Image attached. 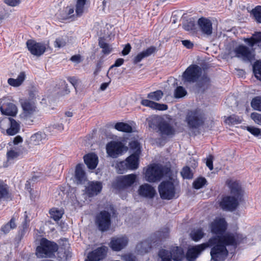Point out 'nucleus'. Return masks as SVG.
Returning a JSON list of instances; mask_svg holds the SVG:
<instances>
[{
  "label": "nucleus",
  "instance_id": "f257e3e1",
  "mask_svg": "<svg viewBox=\"0 0 261 261\" xmlns=\"http://www.w3.org/2000/svg\"><path fill=\"white\" fill-rule=\"evenodd\" d=\"M210 227L211 232L215 234L207 242L213 246L210 252L211 261H223L228 253L226 246H236L239 243V235L232 233L224 234L227 224L224 218H216L211 223Z\"/></svg>",
  "mask_w": 261,
  "mask_h": 261
},
{
  "label": "nucleus",
  "instance_id": "f03ea898",
  "mask_svg": "<svg viewBox=\"0 0 261 261\" xmlns=\"http://www.w3.org/2000/svg\"><path fill=\"white\" fill-rule=\"evenodd\" d=\"M58 245L54 242L42 238L36 248V255L40 258L53 257L58 250Z\"/></svg>",
  "mask_w": 261,
  "mask_h": 261
},
{
  "label": "nucleus",
  "instance_id": "7ed1b4c3",
  "mask_svg": "<svg viewBox=\"0 0 261 261\" xmlns=\"http://www.w3.org/2000/svg\"><path fill=\"white\" fill-rule=\"evenodd\" d=\"M205 117L204 114L200 110L189 111L186 117V122L190 130L197 129L203 126Z\"/></svg>",
  "mask_w": 261,
  "mask_h": 261
},
{
  "label": "nucleus",
  "instance_id": "20e7f679",
  "mask_svg": "<svg viewBox=\"0 0 261 261\" xmlns=\"http://www.w3.org/2000/svg\"><path fill=\"white\" fill-rule=\"evenodd\" d=\"M150 128L156 129L162 136H170L175 134V129L174 126L168 121L163 119H151L148 122Z\"/></svg>",
  "mask_w": 261,
  "mask_h": 261
},
{
  "label": "nucleus",
  "instance_id": "39448f33",
  "mask_svg": "<svg viewBox=\"0 0 261 261\" xmlns=\"http://www.w3.org/2000/svg\"><path fill=\"white\" fill-rule=\"evenodd\" d=\"M158 255L162 259V261H171L172 259L174 261H181L184 257L183 250L179 247H173L171 251L161 249L159 251Z\"/></svg>",
  "mask_w": 261,
  "mask_h": 261
},
{
  "label": "nucleus",
  "instance_id": "423d86ee",
  "mask_svg": "<svg viewBox=\"0 0 261 261\" xmlns=\"http://www.w3.org/2000/svg\"><path fill=\"white\" fill-rule=\"evenodd\" d=\"M202 69L197 65L189 66L182 74V80L184 84L196 82L202 74Z\"/></svg>",
  "mask_w": 261,
  "mask_h": 261
},
{
  "label": "nucleus",
  "instance_id": "0eeeda50",
  "mask_svg": "<svg viewBox=\"0 0 261 261\" xmlns=\"http://www.w3.org/2000/svg\"><path fill=\"white\" fill-rule=\"evenodd\" d=\"M136 179L137 175L135 174L121 175L117 177L112 186L116 190H123L132 186L136 182Z\"/></svg>",
  "mask_w": 261,
  "mask_h": 261
},
{
  "label": "nucleus",
  "instance_id": "6e6552de",
  "mask_svg": "<svg viewBox=\"0 0 261 261\" xmlns=\"http://www.w3.org/2000/svg\"><path fill=\"white\" fill-rule=\"evenodd\" d=\"M95 223L97 228L100 231H108L111 224V214L106 211H101L96 215Z\"/></svg>",
  "mask_w": 261,
  "mask_h": 261
},
{
  "label": "nucleus",
  "instance_id": "1a4fd4ad",
  "mask_svg": "<svg viewBox=\"0 0 261 261\" xmlns=\"http://www.w3.org/2000/svg\"><path fill=\"white\" fill-rule=\"evenodd\" d=\"M159 192L161 198L163 199L170 200L175 194L174 184L170 181H163L159 186Z\"/></svg>",
  "mask_w": 261,
  "mask_h": 261
},
{
  "label": "nucleus",
  "instance_id": "9d476101",
  "mask_svg": "<svg viewBox=\"0 0 261 261\" xmlns=\"http://www.w3.org/2000/svg\"><path fill=\"white\" fill-rule=\"evenodd\" d=\"M163 175V167L155 164L148 168L145 172V178L149 182H156L160 181Z\"/></svg>",
  "mask_w": 261,
  "mask_h": 261
},
{
  "label": "nucleus",
  "instance_id": "9b49d317",
  "mask_svg": "<svg viewBox=\"0 0 261 261\" xmlns=\"http://www.w3.org/2000/svg\"><path fill=\"white\" fill-rule=\"evenodd\" d=\"M23 109V117L25 123L31 125L33 122L32 119V115L36 111V106L35 102L32 100H25L21 103Z\"/></svg>",
  "mask_w": 261,
  "mask_h": 261
},
{
  "label": "nucleus",
  "instance_id": "f8f14e48",
  "mask_svg": "<svg viewBox=\"0 0 261 261\" xmlns=\"http://www.w3.org/2000/svg\"><path fill=\"white\" fill-rule=\"evenodd\" d=\"M6 125L10 127L6 129V133L8 135L13 136L17 134L20 129V125L18 122L12 118L4 117L0 119V127L5 130Z\"/></svg>",
  "mask_w": 261,
  "mask_h": 261
},
{
  "label": "nucleus",
  "instance_id": "ddd939ff",
  "mask_svg": "<svg viewBox=\"0 0 261 261\" xmlns=\"http://www.w3.org/2000/svg\"><path fill=\"white\" fill-rule=\"evenodd\" d=\"M236 57L242 58L245 61H251L254 58V49L240 45L234 49Z\"/></svg>",
  "mask_w": 261,
  "mask_h": 261
},
{
  "label": "nucleus",
  "instance_id": "4468645a",
  "mask_svg": "<svg viewBox=\"0 0 261 261\" xmlns=\"http://www.w3.org/2000/svg\"><path fill=\"white\" fill-rule=\"evenodd\" d=\"M0 110L2 114L15 116L17 113V108L7 98L0 99Z\"/></svg>",
  "mask_w": 261,
  "mask_h": 261
},
{
  "label": "nucleus",
  "instance_id": "2eb2a0df",
  "mask_svg": "<svg viewBox=\"0 0 261 261\" xmlns=\"http://www.w3.org/2000/svg\"><path fill=\"white\" fill-rule=\"evenodd\" d=\"M212 247L207 242L196 245L189 248L186 254V257L189 261H194L206 248Z\"/></svg>",
  "mask_w": 261,
  "mask_h": 261
},
{
  "label": "nucleus",
  "instance_id": "dca6fc26",
  "mask_svg": "<svg viewBox=\"0 0 261 261\" xmlns=\"http://www.w3.org/2000/svg\"><path fill=\"white\" fill-rule=\"evenodd\" d=\"M27 46L30 53L37 57L43 55L46 49V46L44 43L37 42L32 40L27 41Z\"/></svg>",
  "mask_w": 261,
  "mask_h": 261
},
{
  "label": "nucleus",
  "instance_id": "f3484780",
  "mask_svg": "<svg viewBox=\"0 0 261 261\" xmlns=\"http://www.w3.org/2000/svg\"><path fill=\"white\" fill-rule=\"evenodd\" d=\"M128 242V239L125 236L115 237L111 238L109 246L113 251H119L127 246Z\"/></svg>",
  "mask_w": 261,
  "mask_h": 261
},
{
  "label": "nucleus",
  "instance_id": "a211bd4d",
  "mask_svg": "<svg viewBox=\"0 0 261 261\" xmlns=\"http://www.w3.org/2000/svg\"><path fill=\"white\" fill-rule=\"evenodd\" d=\"M123 146L120 142L111 141L106 146L107 152L109 156L117 158L123 152Z\"/></svg>",
  "mask_w": 261,
  "mask_h": 261
},
{
  "label": "nucleus",
  "instance_id": "6ab92c4d",
  "mask_svg": "<svg viewBox=\"0 0 261 261\" xmlns=\"http://www.w3.org/2000/svg\"><path fill=\"white\" fill-rule=\"evenodd\" d=\"M107 252V248L105 246L98 247L89 252L87 258L85 261H99L105 258Z\"/></svg>",
  "mask_w": 261,
  "mask_h": 261
},
{
  "label": "nucleus",
  "instance_id": "aec40b11",
  "mask_svg": "<svg viewBox=\"0 0 261 261\" xmlns=\"http://www.w3.org/2000/svg\"><path fill=\"white\" fill-rule=\"evenodd\" d=\"M238 199L233 196L224 197L220 202V206L223 210L233 211L239 204Z\"/></svg>",
  "mask_w": 261,
  "mask_h": 261
},
{
  "label": "nucleus",
  "instance_id": "412c9836",
  "mask_svg": "<svg viewBox=\"0 0 261 261\" xmlns=\"http://www.w3.org/2000/svg\"><path fill=\"white\" fill-rule=\"evenodd\" d=\"M102 188V185L100 181H90L86 187L85 193L89 197H92L100 193Z\"/></svg>",
  "mask_w": 261,
  "mask_h": 261
},
{
  "label": "nucleus",
  "instance_id": "4be33fe9",
  "mask_svg": "<svg viewBox=\"0 0 261 261\" xmlns=\"http://www.w3.org/2000/svg\"><path fill=\"white\" fill-rule=\"evenodd\" d=\"M198 24L203 34L207 36L212 34V24L209 19L201 17L198 19Z\"/></svg>",
  "mask_w": 261,
  "mask_h": 261
},
{
  "label": "nucleus",
  "instance_id": "5701e85b",
  "mask_svg": "<svg viewBox=\"0 0 261 261\" xmlns=\"http://www.w3.org/2000/svg\"><path fill=\"white\" fill-rule=\"evenodd\" d=\"M138 193L141 196L148 198H152L154 197L156 192L151 186L148 184H144L140 186Z\"/></svg>",
  "mask_w": 261,
  "mask_h": 261
},
{
  "label": "nucleus",
  "instance_id": "b1692460",
  "mask_svg": "<svg viewBox=\"0 0 261 261\" xmlns=\"http://www.w3.org/2000/svg\"><path fill=\"white\" fill-rule=\"evenodd\" d=\"M226 183L230 190L231 194L233 197L240 199L243 191L240 183L237 181L232 180H227Z\"/></svg>",
  "mask_w": 261,
  "mask_h": 261
},
{
  "label": "nucleus",
  "instance_id": "393cba45",
  "mask_svg": "<svg viewBox=\"0 0 261 261\" xmlns=\"http://www.w3.org/2000/svg\"><path fill=\"white\" fill-rule=\"evenodd\" d=\"M139 156L131 154L126 159L125 162L120 163V165L121 166H126V168L129 169H136L139 165Z\"/></svg>",
  "mask_w": 261,
  "mask_h": 261
},
{
  "label": "nucleus",
  "instance_id": "a878e982",
  "mask_svg": "<svg viewBox=\"0 0 261 261\" xmlns=\"http://www.w3.org/2000/svg\"><path fill=\"white\" fill-rule=\"evenodd\" d=\"M156 51V48L155 46H151L147 48L146 50L142 51L139 53L133 59V63L136 64L141 62L143 59L147 58Z\"/></svg>",
  "mask_w": 261,
  "mask_h": 261
},
{
  "label": "nucleus",
  "instance_id": "bb28decb",
  "mask_svg": "<svg viewBox=\"0 0 261 261\" xmlns=\"http://www.w3.org/2000/svg\"><path fill=\"white\" fill-rule=\"evenodd\" d=\"M84 160L87 167L91 170L94 169L97 166L98 159L95 153H89L84 156Z\"/></svg>",
  "mask_w": 261,
  "mask_h": 261
},
{
  "label": "nucleus",
  "instance_id": "cd10ccee",
  "mask_svg": "<svg viewBox=\"0 0 261 261\" xmlns=\"http://www.w3.org/2000/svg\"><path fill=\"white\" fill-rule=\"evenodd\" d=\"M83 164H79L76 166L75 179L77 184H83L87 180L86 173L83 170Z\"/></svg>",
  "mask_w": 261,
  "mask_h": 261
},
{
  "label": "nucleus",
  "instance_id": "c85d7f7f",
  "mask_svg": "<svg viewBox=\"0 0 261 261\" xmlns=\"http://www.w3.org/2000/svg\"><path fill=\"white\" fill-rule=\"evenodd\" d=\"M244 41L251 48L255 45L259 46L261 42V32H254L250 38H244Z\"/></svg>",
  "mask_w": 261,
  "mask_h": 261
},
{
  "label": "nucleus",
  "instance_id": "c756f323",
  "mask_svg": "<svg viewBox=\"0 0 261 261\" xmlns=\"http://www.w3.org/2000/svg\"><path fill=\"white\" fill-rule=\"evenodd\" d=\"M61 18L63 20H67L70 18L74 19L76 16L74 13V9L73 6H67L64 8L60 13Z\"/></svg>",
  "mask_w": 261,
  "mask_h": 261
},
{
  "label": "nucleus",
  "instance_id": "7c9ffc66",
  "mask_svg": "<svg viewBox=\"0 0 261 261\" xmlns=\"http://www.w3.org/2000/svg\"><path fill=\"white\" fill-rule=\"evenodd\" d=\"M46 140V135L39 132L33 135L30 138V143L33 145H39Z\"/></svg>",
  "mask_w": 261,
  "mask_h": 261
},
{
  "label": "nucleus",
  "instance_id": "2f4dec72",
  "mask_svg": "<svg viewBox=\"0 0 261 261\" xmlns=\"http://www.w3.org/2000/svg\"><path fill=\"white\" fill-rule=\"evenodd\" d=\"M141 104L144 106L148 107L153 109L158 110L164 111L168 109V106L167 105L156 103L148 99L142 100Z\"/></svg>",
  "mask_w": 261,
  "mask_h": 261
},
{
  "label": "nucleus",
  "instance_id": "473e14b6",
  "mask_svg": "<svg viewBox=\"0 0 261 261\" xmlns=\"http://www.w3.org/2000/svg\"><path fill=\"white\" fill-rule=\"evenodd\" d=\"M26 75L24 72H21L18 75L17 79L9 78L8 80V83L11 86L17 87L20 86L25 80Z\"/></svg>",
  "mask_w": 261,
  "mask_h": 261
},
{
  "label": "nucleus",
  "instance_id": "72a5a7b5",
  "mask_svg": "<svg viewBox=\"0 0 261 261\" xmlns=\"http://www.w3.org/2000/svg\"><path fill=\"white\" fill-rule=\"evenodd\" d=\"M196 82L197 87L204 90L209 86L211 80L206 74H204Z\"/></svg>",
  "mask_w": 261,
  "mask_h": 261
},
{
  "label": "nucleus",
  "instance_id": "f704fd0d",
  "mask_svg": "<svg viewBox=\"0 0 261 261\" xmlns=\"http://www.w3.org/2000/svg\"><path fill=\"white\" fill-rule=\"evenodd\" d=\"M87 0H77L75 5V14L76 17L83 15L85 10V6Z\"/></svg>",
  "mask_w": 261,
  "mask_h": 261
},
{
  "label": "nucleus",
  "instance_id": "c9c22d12",
  "mask_svg": "<svg viewBox=\"0 0 261 261\" xmlns=\"http://www.w3.org/2000/svg\"><path fill=\"white\" fill-rule=\"evenodd\" d=\"M50 218L55 221H59L64 214V211L62 209L53 207L49 211Z\"/></svg>",
  "mask_w": 261,
  "mask_h": 261
},
{
  "label": "nucleus",
  "instance_id": "e433bc0d",
  "mask_svg": "<svg viewBox=\"0 0 261 261\" xmlns=\"http://www.w3.org/2000/svg\"><path fill=\"white\" fill-rule=\"evenodd\" d=\"M204 235V233L201 228L194 229L190 233L192 239L195 242L200 240Z\"/></svg>",
  "mask_w": 261,
  "mask_h": 261
},
{
  "label": "nucleus",
  "instance_id": "4c0bfd02",
  "mask_svg": "<svg viewBox=\"0 0 261 261\" xmlns=\"http://www.w3.org/2000/svg\"><path fill=\"white\" fill-rule=\"evenodd\" d=\"M115 128L118 131L126 133H131L132 132V126L127 123L124 122H117L115 125Z\"/></svg>",
  "mask_w": 261,
  "mask_h": 261
},
{
  "label": "nucleus",
  "instance_id": "58836bf2",
  "mask_svg": "<svg viewBox=\"0 0 261 261\" xmlns=\"http://www.w3.org/2000/svg\"><path fill=\"white\" fill-rule=\"evenodd\" d=\"M130 149L132 152V154H135L139 156L141 153V146L138 141H133L129 144Z\"/></svg>",
  "mask_w": 261,
  "mask_h": 261
},
{
  "label": "nucleus",
  "instance_id": "ea45409f",
  "mask_svg": "<svg viewBox=\"0 0 261 261\" xmlns=\"http://www.w3.org/2000/svg\"><path fill=\"white\" fill-rule=\"evenodd\" d=\"M99 46L102 48V53L104 54H109L112 51V47L108 43H106L104 39L100 38L99 40Z\"/></svg>",
  "mask_w": 261,
  "mask_h": 261
},
{
  "label": "nucleus",
  "instance_id": "a19ab883",
  "mask_svg": "<svg viewBox=\"0 0 261 261\" xmlns=\"http://www.w3.org/2000/svg\"><path fill=\"white\" fill-rule=\"evenodd\" d=\"M253 71L255 77L261 81V61H257L253 65Z\"/></svg>",
  "mask_w": 261,
  "mask_h": 261
},
{
  "label": "nucleus",
  "instance_id": "79ce46f5",
  "mask_svg": "<svg viewBox=\"0 0 261 261\" xmlns=\"http://www.w3.org/2000/svg\"><path fill=\"white\" fill-rule=\"evenodd\" d=\"M251 14L253 15L254 19L257 23H261V6H256L253 9L251 12Z\"/></svg>",
  "mask_w": 261,
  "mask_h": 261
},
{
  "label": "nucleus",
  "instance_id": "37998d69",
  "mask_svg": "<svg viewBox=\"0 0 261 261\" xmlns=\"http://www.w3.org/2000/svg\"><path fill=\"white\" fill-rule=\"evenodd\" d=\"M163 96V93L161 90H156L148 94L147 98L153 100L159 101L162 98Z\"/></svg>",
  "mask_w": 261,
  "mask_h": 261
},
{
  "label": "nucleus",
  "instance_id": "c03bdc74",
  "mask_svg": "<svg viewBox=\"0 0 261 261\" xmlns=\"http://www.w3.org/2000/svg\"><path fill=\"white\" fill-rule=\"evenodd\" d=\"M206 182L207 181L204 177H200L194 180L193 186L195 189H199L206 185Z\"/></svg>",
  "mask_w": 261,
  "mask_h": 261
},
{
  "label": "nucleus",
  "instance_id": "a18cd8bd",
  "mask_svg": "<svg viewBox=\"0 0 261 261\" xmlns=\"http://www.w3.org/2000/svg\"><path fill=\"white\" fill-rule=\"evenodd\" d=\"M252 108L255 110L261 111V97L256 96L251 102Z\"/></svg>",
  "mask_w": 261,
  "mask_h": 261
},
{
  "label": "nucleus",
  "instance_id": "49530a36",
  "mask_svg": "<svg viewBox=\"0 0 261 261\" xmlns=\"http://www.w3.org/2000/svg\"><path fill=\"white\" fill-rule=\"evenodd\" d=\"M20 153V152L17 150L11 149L8 151L7 153V161L10 162L16 159Z\"/></svg>",
  "mask_w": 261,
  "mask_h": 261
},
{
  "label": "nucleus",
  "instance_id": "de8ad7c7",
  "mask_svg": "<svg viewBox=\"0 0 261 261\" xmlns=\"http://www.w3.org/2000/svg\"><path fill=\"white\" fill-rule=\"evenodd\" d=\"M187 92L185 89L182 86H178L174 91V97L176 98L183 97L187 94Z\"/></svg>",
  "mask_w": 261,
  "mask_h": 261
},
{
  "label": "nucleus",
  "instance_id": "09e8293b",
  "mask_svg": "<svg viewBox=\"0 0 261 261\" xmlns=\"http://www.w3.org/2000/svg\"><path fill=\"white\" fill-rule=\"evenodd\" d=\"M182 27L186 31H193L196 29V24L194 20L190 19L183 23Z\"/></svg>",
  "mask_w": 261,
  "mask_h": 261
},
{
  "label": "nucleus",
  "instance_id": "8fccbe9b",
  "mask_svg": "<svg viewBox=\"0 0 261 261\" xmlns=\"http://www.w3.org/2000/svg\"><path fill=\"white\" fill-rule=\"evenodd\" d=\"M226 123L230 124H237L241 122L242 119L238 116L232 115L226 119Z\"/></svg>",
  "mask_w": 261,
  "mask_h": 261
},
{
  "label": "nucleus",
  "instance_id": "3c124183",
  "mask_svg": "<svg viewBox=\"0 0 261 261\" xmlns=\"http://www.w3.org/2000/svg\"><path fill=\"white\" fill-rule=\"evenodd\" d=\"M246 129L254 136L258 137L261 136V129L252 126H245Z\"/></svg>",
  "mask_w": 261,
  "mask_h": 261
},
{
  "label": "nucleus",
  "instance_id": "603ef678",
  "mask_svg": "<svg viewBox=\"0 0 261 261\" xmlns=\"http://www.w3.org/2000/svg\"><path fill=\"white\" fill-rule=\"evenodd\" d=\"M181 174L184 178L191 179L193 177V173L189 167H185L181 171Z\"/></svg>",
  "mask_w": 261,
  "mask_h": 261
},
{
  "label": "nucleus",
  "instance_id": "864d4df0",
  "mask_svg": "<svg viewBox=\"0 0 261 261\" xmlns=\"http://www.w3.org/2000/svg\"><path fill=\"white\" fill-rule=\"evenodd\" d=\"M8 190L7 185L0 182V200L7 197Z\"/></svg>",
  "mask_w": 261,
  "mask_h": 261
},
{
  "label": "nucleus",
  "instance_id": "5fc2aeb1",
  "mask_svg": "<svg viewBox=\"0 0 261 261\" xmlns=\"http://www.w3.org/2000/svg\"><path fill=\"white\" fill-rule=\"evenodd\" d=\"M66 44V39L63 37H59L57 38L54 42V46L55 47L61 48L65 46Z\"/></svg>",
  "mask_w": 261,
  "mask_h": 261
},
{
  "label": "nucleus",
  "instance_id": "6e6d98bb",
  "mask_svg": "<svg viewBox=\"0 0 261 261\" xmlns=\"http://www.w3.org/2000/svg\"><path fill=\"white\" fill-rule=\"evenodd\" d=\"M159 236L160 239L162 240L166 238L169 234V229L167 227L162 228L160 231L158 232Z\"/></svg>",
  "mask_w": 261,
  "mask_h": 261
},
{
  "label": "nucleus",
  "instance_id": "4d7b16f0",
  "mask_svg": "<svg viewBox=\"0 0 261 261\" xmlns=\"http://www.w3.org/2000/svg\"><path fill=\"white\" fill-rule=\"evenodd\" d=\"M251 118L257 124L261 125V114L253 112L251 114Z\"/></svg>",
  "mask_w": 261,
  "mask_h": 261
},
{
  "label": "nucleus",
  "instance_id": "13d9d810",
  "mask_svg": "<svg viewBox=\"0 0 261 261\" xmlns=\"http://www.w3.org/2000/svg\"><path fill=\"white\" fill-rule=\"evenodd\" d=\"M4 2L10 6L15 7L20 4V0H4Z\"/></svg>",
  "mask_w": 261,
  "mask_h": 261
},
{
  "label": "nucleus",
  "instance_id": "bf43d9fd",
  "mask_svg": "<svg viewBox=\"0 0 261 261\" xmlns=\"http://www.w3.org/2000/svg\"><path fill=\"white\" fill-rule=\"evenodd\" d=\"M213 157L212 155H210L208 158H207L206 162V165L210 170H212L213 169Z\"/></svg>",
  "mask_w": 261,
  "mask_h": 261
},
{
  "label": "nucleus",
  "instance_id": "052dcab7",
  "mask_svg": "<svg viewBox=\"0 0 261 261\" xmlns=\"http://www.w3.org/2000/svg\"><path fill=\"white\" fill-rule=\"evenodd\" d=\"M131 48H132V47H131L130 44L127 43V44H126L125 45L124 47L123 48V49L122 51V54L123 56H126V55H128L129 53V52L130 51Z\"/></svg>",
  "mask_w": 261,
  "mask_h": 261
},
{
  "label": "nucleus",
  "instance_id": "680f3d73",
  "mask_svg": "<svg viewBox=\"0 0 261 261\" xmlns=\"http://www.w3.org/2000/svg\"><path fill=\"white\" fill-rule=\"evenodd\" d=\"M123 63L124 59L122 58H119L116 60L114 64H113L110 67V69L113 68L114 67H119L121 65H122L123 64Z\"/></svg>",
  "mask_w": 261,
  "mask_h": 261
},
{
  "label": "nucleus",
  "instance_id": "e2e57ef3",
  "mask_svg": "<svg viewBox=\"0 0 261 261\" xmlns=\"http://www.w3.org/2000/svg\"><path fill=\"white\" fill-rule=\"evenodd\" d=\"M182 44L187 48H192L193 46V44L189 40H185L182 41Z\"/></svg>",
  "mask_w": 261,
  "mask_h": 261
},
{
  "label": "nucleus",
  "instance_id": "0e129e2a",
  "mask_svg": "<svg viewBox=\"0 0 261 261\" xmlns=\"http://www.w3.org/2000/svg\"><path fill=\"white\" fill-rule=\"evenodd\" d=\"M60 84L61 85V86L64 87V90H65V94H68L70 92V91H69V89L67 88V84L66 82L64 80H61L60 81Z\"/></svg>",
  "mask_w": 261,
  "mask_h": 261
},
{
  "label": "nucleus",
  "instance_id": "69168bd1",
  "mask_svg": "<svg viewBox=\"0 0 261 261\" xmlns=\"http://www.w3.org/2000/svg\"><path fill=\"white\" fill-rule=\"evenodd\" d=\"M68 80L75 88L77 84V80L75 77H69Z\"/></svg>",
  "mask_w": 261,
  "mask_h": 261
},
{
  "label": "nucleus",
  "instance_id": "338daca9",
  "mask_svg": "<svg viewBox=\"0 0 261 261\" xmlns=\"http://www.w3.org/2000/svg\"><path fill=\"white\" fill-rule=\"evenodd\" d=\"M9 226V224H7L5 225L1 228L2 231H3L5 233H8L11 229L10 228Z\"/></svg>",
  "mask_w": 261,
  "mask_h": 261
},
{
  "label": "nucleus",
  "instance_id": "774afa93",
  "mask_svg": "<svg viewBox=\"0 0 261 261\" xmlns=\"http://www.w3.org/2000/svg\"><path fill=\"white\" fill-rule=\"evenodd\" d=\"M124 261H135L134 257L131 255H126L123 257Z\"/></svg>",
  "mask_w": 261,
  "mask_h": 261
}]
</instances>
